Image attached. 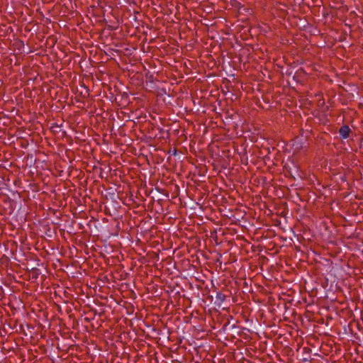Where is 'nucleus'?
I'll return each mask as SVG.
<instances>
[{
	"label": "nucleus",
	"mask_w": 363,
	"mask_h": 363,
	"mask_svg": "<svg viewBox=\"0 0 363 363\" xmlns=\"http://www.w3.org/2000/svg\"><path fill=\"white\" fill-rule=\"evenodd\" d=\"M339 133L342 138L346 139L350 135V128L347 125H343L340 128Z\"/></svg>",
	"instance_id": "f257e3e1"
}]
</instances>
